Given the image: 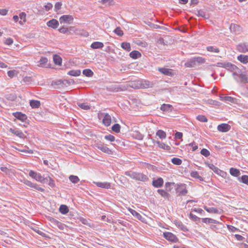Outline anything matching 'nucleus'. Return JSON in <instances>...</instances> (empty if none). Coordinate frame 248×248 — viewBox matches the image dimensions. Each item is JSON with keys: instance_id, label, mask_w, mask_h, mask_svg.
Instances as JSON below:
<instances>
[{"instance_id": "1a4fd4ad", "label": "nucleus", "mask_w": 248, "mask_h": 248, "mask_svg": "<svg viewBox=\"0 0 248 248\" xmlns=\"http://www.w3.org/2000/svg\"><path fill=\"white\" fill-rule=\"evenodd\" d=\"M93 183L98 187L105 189L113 188L110 183L107 182H93Z\"/></svg>"}, {"instance_id": "e2e57ef3", "label": "nucleus", "mask_w": 248, "mask_h": 248, "mask_svg": "<svg viewBox=\"0 0 248 248\" xmlns=\"http://www.w3.org/2000/svg\"><path fill=\"white\" fill-rule=\"evenodd\" d=\"M201 154L205 157H207L210 155L209 151L206 149H202L201 151Z\"/></svg>"}, {"instance_id": "c85d7f7f", "label": "nucleus", "mask_w": 248, "mask_h": 248, "mask_svg": "<svg viewBox=\"0 0 248 248\" xmlns=\"http://www.w3.org/2000/svg\"><path fill=\"white\" fill-rule=\"evenodd\" d=\"M155 143L157 144L158 146L162 149L164 150L169 151L170 149V146L168 145H166L163 142H161L159 141H155Z\"/></svg>"}, {"instance_id": "79ce46f5", "label": "nucleus", "mask_w": 248, "mask_h": 248, "mask_svg": "<svg viewBox=\"0 0 248 248\" xmlns=\"http://www.w3.org/2000/svg\"><path fill=\"white\" fill-rule=\"evenodd\" d=\"M60 212L62 214H65L69 211L68 207L65 205H61L59 208Z\"/></svg>"}, {"instance_id": "c9c22d12", "label": "nucleus", "mask_w": 248, "mask_h": 248, "mask_svg": "<svg viewBox=\"0 0 248 248\" xmlns=\"http://www.w3.org/2000/svg\"><path fill=\"white\" fill-rule=\"evenodd\" d=\"M81 71L80 70H72L68 72V74L71 76L77 77L80 75Z\"/></svg>"}, {"instance_id": "2f4dec72", "label": "nucleus", "mask_w": 248, "mask_h": 248, "mask_svg": "<svg viewBox=\"0 0 248 248\" xmlns=\"http://www.w3.org/2000/svg\"><path fill=\"white\" fill-rule=\"evenodd\" d=\"M48 62L47 58L46 57H41L39 61L38 66L39 67H45Z\"/></svg>"}, {"instance_id": "4be33fe9", "label": "nucleus", "mask_w": 248, "mask_h": 248, "mask_svg": "<svg viewBox=\"0 0 248 248\" xmlns=\"http://www.w3.org/2000/svg\"><path fill=\"white\" fill-rule=\"evenodd\" d=\"M238 50L241 52H248V44L243 43L237 46Z\"/></svg>"}, {"instance_id": "603ef678", "label": "nucleus", "mask_w": 248, "mask_h": 248, "mask_svg": "<svg viewBox=\"0 0 248 248\" xmlns=\"http://www.w3.org/2000/svg\"><path fill=\"white\" fill-rule=\"evenodd\" d=\"M197 119L201 122H207L208 121V119L207 118L202 115H199L197 116Z\"/></svg>"}, {"instance_id": "4c0bfd02", "label": "nucleus", "mask_w": 248, "mask_h": 248, "mask_svg": "<svg viewBox=\"0 0 248 248\" xmlns=\"http://www.w3.org/2000/svg\"><path fill=\"white\" fill-rule=\"evenodd\" d=\"M206 49L208 51L214 52V53H219V49L217 47L214 46H208L206 47Z\"/></svg>"}, {"instance_id": "72a5a7b5", "label": "nucleus", "mask_w": 248, "mask_h": 248, "mask_svg": "<svg viewBox=\"0 0 248 248\" xmlns=\"http://www.w3.org/2000/svg\"><path fill=\"white\" fill-rule=\"evenodd\" d=\"M30 106L32 108H38L40 106V102L37 100H31Z\"/></svg>"}, {"instance_id": "ddd939ff", "label": "nucleus", "mask_w": 248, "mask_h": 248, "mask_svg": "<svg viewBox=\"0 0 248 248\" xmlns=\"http://www.w3.org/2000/svg\"><path fill=\"white\" fill-rule=\"evenodd\" d=\"M13 115L16 119L20 120L21 122H25L27 119V116L20 112H16L13 113Z\"/></svg>"}, {"instance_id": "9d476101", "label": "nucleus", "mask_w": 248, "mask_h": 248, "mask_svg": "<svg viewBox=\"0 0 248 248\" xmlns=\"http://www.w3.org/2000/svg\"><path fill=\"white\" fill-rule=\"evenodd\" d=\"M24 183L26 185H27L39 191L44 192L45 191V189L44 188H43L41 187H40L39 186V185H38L37 184L33 183L27 180H24Z\"/></svg>"}, {"instance_id": "58836bf2", "label": "nucleus", "mask_w": 248, "mask_h": 248, "mask_svg": "<svg viewBox=\"0 0 248 248\" xmlns=\"http://www.w3.org/2000/svg\"><path fill=\"white\" fill-rule=\"evenodd\" d=\"M190 176L193 177L196 179H198L200 180V181H202L203 180L202 177L199 175V173L196 171H192L190 172Z\"/></svg>"}, {"instance_id": "473e14b6", "label": "nucleus", "mask_w": 248, "mask_h": 248, "mask_svg": "<svg viewBox=\"0 0 248 248\" xmlns=\"http://www.w3.org/2000/svg\"><path fill=\"white\" fill-rule=\"evenodd\" d=\"M53 61L55 64L60 65L62 62V59L60 56L58 55H54L53 56Z\"/></svg>"}, {"instance_id": "774afa93", "label": "nucleus", "mask_w": 248, "mask_h": 248, "mask_svg": "<svg viewBox=\"0 0 248 248\" xmlns=\"http://www.w3.org/2000/svg\"><path fill=\"white\" fill-rule=\"evenodd\" d=\"M188 146L192 148V151L193 152L196 151L198 149V146L195 144V142H192L188 144Z\"/></svg>"}, {"instance_id": "ea45409f", "label": "nucleus", "mask_w": 248, "mask_h": 248, "mask_svg": "<svg viewBox=\"0 0 248 248\" xmlns=\"http://www.w3.org/2000/svg\"><path fill=\"white\" fill-rule=\"evenodd\" d=\"M78 106L81 109L84 110H88L91 108V106L89 105L87 103H78Z\"/></svg>"}, {"instance_id": "bb28decb", "label": "nucleus", "mask_w": 248, "mask_h": 248, "mask_svg": "<svg viewBox=\"0 0 248 248\" xmlns=\"http://www.w3.org/2000/svg\"><path fill=\"white\" fill-rule=\"evenodd\" d=\"M237 60L242 63L246 64L248 63V56L240 55L237 57Z\"/></svg>"}, {"instance_id": "20e7f679", "label": "nucleus", "mask_w": 248, "mask_h": 248, "mask_svg": "<svg viewBox=\"0 0 248 248\" xmlns=\"http://www.w3.org/2000/svg\"><path fill=\"white\" fill-rule=\"evenodd\" d=\"M29 175L31 178L34 179L36 181L43 183L45 182V179H47V178H45L42 176L40 173H37L33 170H31L29 172Z\"/></svg>"}, {"instance_id": "de8ad7c7", "label": "nucleus", "mask_w": 248, "mask_h": 248, "mask_svg": "<svg viewBox=\"0 0 248 248\" xmlns=\"http://www.w3.org/2000/svg\"><path fill=\"white\" fill-rule=\"evenodd\" d=\"M238 180L245 184L248 185V176L243 175L241 178H238Z\"/></svg>"}, {"instance_id": "dca6fc26", "label": "nucleus", "mask_w": 248, "mask_h": 248, "mask_svg": "<svg viewBox=\"0 0 248 248\" xmlns=\"http://www.w3.org/2000/svg\"><path fill=\"white\" fill-rule=\"evenodd\" d=\"M49 220L52 223L56 225L61 230H63L65 228V225L64 224L59 222L54 218L51 217L50 218Z\"/></svg>"}, {"instance_id": "f8f14e48", "label": "nucleus", "mask_w": 248, "mask_h": 248, "mask_svg": "<svg viewBox=\"0 0 248 248\" xmlns=\"http://www.w3.org/2000/svg\"><path fill=\"white\" fill-rule=\"evenodd\" d=\"M217 129L219 132H226L230 130L231 126L228 124H222L217 126Z\"/></svg>"}, {"instance_id": "4d7b16f0", "label": "nucleus", "mask_w": 248, "mask_h": 248, "mask_svg": "<svg viewBox=\"0 0 248 248\" xmlns=\"http://www.w3.org/2000/svg\"><path fill=\"white\" fill-rule=\"evenodd\" d=\"M171 107V106L169 104H164L160 108V109L162 111H168Z\"/></svg>"}, {"instance_id": "0e129e2a", "label": "nucleus", "mask_w": 248, "mask_h": 248, "mask_svg": "<svg viewBox=\"0 0 248 248\" xmlns=\"http://www.w3.org/2000/svg\"><path fill=\"white\" fill-rule=\"evenodd\" d=\"M105 139L110 141H114L115 140L114 136L111 135H108L105 136Z\"/></svg>"}, {"instance_id": "6ab92c4d", "label": "nucleus", "mask_w": 248, "mask_h": 248, "mask_svg": "<svg viewBox=\"0 0 248 248\" xmlns=\"http://www.w3.org/2000/svg\"><path fill=\"white\" fill-rule=\"evenodd\" d=\"M46 25L49 27L53 29H56L58 27L59 23L56 19H52L48 21L47 22Z\"/></svg>"}, {"instance_id": "09e8293b", "label": "nucleus", "mask_w": 248, "mask_h": 248, "mask_svg": "<svg viewBox=\"0 0 248 248\" xmlns=\"http://www.w3.org/2000/svg\"><path fill=\"white\" fill-rule=\"evenodd\" d=\"M202 221L205 223H216L217 221L210 218H203Z\"/></svg>"}, {"instance_id": "412c9836", "label": "nucleus", "mask_w": 248, "mask_h": 248, "mask_svg": "<svg viewBox=\"0 0 248 248\" xmlns=\"http://www.w3.org/2000/svg\"><path fill=\"white\" fill-rule=\"evenodd\" d=\"M174 223L177 226V227L179 228L181 230L185 232L188 231L187 227L186 226H185L181 221L178 220H174Z\"/></svg>"}, {"instance_id": "5701e85b", "label": "nucleus", "mask_w": 248, "mask_h": 248, "mask_svg": "<svg viewBox=\"0 0 248 248\" xmlns=\"http://www.w3.org/2000/svg\"><path fill=\"white\" fill-rule=\"evenodd\" d=\"M19 18L20 20H19V23L21 25H23L26 22V14L24 13H21L19 15Z\"/></svg>"}, {"instance_id": "bf43d9fd", "label": "nucleus", "mask_w": 248, "mask_h": 248, "mask_svg": "<svg viewBox=\"0 0 248 248\" xmlns=\"http://www.w3.org/2000/svg\"><path fill=\"white\" fill-rule=\"evenodd\" d=\"M207 102L209 104L216 106H219L220 105V103L219 102L212 99L208 100Z\"/></svg>"}, {"instance_id": "a878e982", "label": "nucleus", "mask_w": 248, "mask_h": 248, "mask_svg": "<svg viewBox=\"0 0 248 248\" xmlns=\"http://www.w3.org/2000/svg\"><path fill=\"white\" fill-rule=\"evenodd\" d=\"M103 46V43L100 42H94L91 45V47L93 49L101 48Z\"/></svg>"}, {"instance_id": "f704fd0d", "label": "nucleus", "mask_w": 248, "mask_h": 248, "mask_svg": "<svg viewBox=\"0 0 248 248\" xmlns=\"http://www.w3.org/2000/svg\"><path fill=\"white\" fill-rule=\"evenodd\" d=\"M128 210L133 216L137 217L139 220L141 219V218L142 217L141 216L139 213H138L137 211H136L135 210H134L130 208H129L128 209Z\"/></svg>"}, {"instance_id": "6e6552de", "label": "nucleus", "mask_w": 248, "mask_h": 248, "mask_svg": "<svg viewBox=\"0 0 248 248\" xmlns=\"http://www.w3.org/2000/svg\"><path fill=\"white\" fill-rule=\"evenodd\" d=\"M158 70L162 74L165 76H172L174 75V71L172 69L165 68L160 67L158 68Z\"/></svg>"}, {"instance_id": "8fccbe9b", "label": "nucleus", "mask_w": 248, "mask_h": 248, "mask_svg": "<svg viewBox=\"0 0 248 248\" xmlns=\"http://www.w3.org/2000/svg\"><path fill=\"white\" fill-rule=\"evenodd\" d=\"M157 192L164 198H168L169 194L163 189H158Z\"/></svg>"}, {"instance_id": "a211bd4d", "label": "nucleus", "mask_w": 248, "mask_h": 248, "mask_svg": "<svg viewBox=\"0 0 248 248\" xmlns=\"http://www.w3.org/2000/svg\"><path fill=\"white\" fill-rule=\"evenodd\" d=\"M9 131L12 134L16 135V136L19 137L20 138L23 139L25 138L26 137L25 135L23 134V133L20 130L16 129L10 128L9 129Z\"/></svg>"}, {"instance_id": "cd10ccee", "label": "nucleus", "mask_w": 248, "mask_h": 248, "mask_svg": "<svg viewBox=\"0 0 248 248\" xmlns=\"http://www.w3.org/2000/svg\"><path fill=\"white\" fill-rule=\"evenodd\" d=\"M230 173L232 176L234 177H238L241 174L239 170L233 168H231L230 169Z\"/></svg>"}, {"instance_id": "f3484780", "label": "nucleus", "mask_w": 248, "mask_h": 248, "mask_svg": "<svg viewBox=\"0 0 248 248\" xmlns=\"http://www.w3.org/2000/svg\"><path fill=\"white\" fill-rule=\"evenodd\" d=\"M204 209H205L207 212L209 213H214V214H220L221 213V210H218L215 207H208L206 206H203Z\"/></svg>"}, {"instance_id": "aec40b11", "label": "nucleus", "mask_w": 248, "mask_h": 248, "mask_svg": "<svg viewBox=\"0 0 248 248\" xmlns=\"http://www.w3.org/2000/svg\"><path fill=\"white\" fill-rule=\"evenodd\" d=\"M164 183L163 179L161 178H158L156 180L153 181V185L155 187H159L162 186Z\"/></svg>"}, {"instance_id": "a19ab883", "label": "nucleus", "mask_w": 248, "mask_h": 248, "mask_svg": "<svg viewBox=\"0 0 248 248\" xmlns=\"http://www.w3.org/2000/svg\"><path fill=\"white\" fill-rule=\"evenodd\" d=\"M121 47L126 50L127 51L129 52L131 50V47L129 43L127 42H123L121 44Z\"/></svg>"}, {"instance_id": "9b49d317", "label": "nucleus", "mask_w": 248, "mask_h": 248, "mask_svg": "<svg viewBox=\"0 0 248 248\" xmlns=\"http://www.w3.org/2000/svg\"><path fill=\"white\" fill-rule=\"evenodd\" d=\"M176 190L179 195H185L187 193L186 186L185 184L177 185Z\"/></svg>"}, {"instance_id": "680f3d73", "label": "nucleus", "mask_w": 248, "mask_h": 248, "mask_svg": "<svg viewBox=\"0 0 248 248\" xmlns=\"http://www.w3.org/2000/svg\"><path fill=\"white\" fill-rule=\"evenodd\" d=\"M46 181H48V185L52 187H53L55 186V183H54V181L50 177H48V178H47V179H46Z\"/></svg>"}, {"instance_id": "3c124183", "label": "nucleus", "mask_w": 248, "mask_h": 248, "mask_svg": "<svg viewBox=\"0 0 248 248\" xmlns=\"http://www.w3.org/2000/svg\"><path fill=\"white\" fill-rule=\"evenodd\" d=\"M194 59L196 63L202 64L205 62V59L201 57H195Z\"/></svg>"}, {"instance_id": "7c9ffc66", "label": "nucleus", "mask_w": 248, "mask_h": 248, "mask_svg": "<svg viewBox=\"0 0 248 248\" xmlns=\"http://www.w3.org/2000/svg\"><path fill=\"white\" fill-rule=\"evenodd\" d=\"M0 170L8 176H11L12 174L14 173V172L12 170L9 169L6 167H1L0 168Z\"/></svg>"}, {"instance_id": "4468645a", "label": "nucleus", "mask_w": 248, "mask_h": 248, "mask_svg": "<svg viewBox=\"0 0 248 248\" xmlns=\"http://www.w3.org/2000/svg\"><path fill=\"white\" fill-rule=\"evenodd\" d=\"M102 122L105 126H109L111 123V118L110 115L108 113H105Z\"/></svg>"}, {"instance_id": "a18cd8bd", "label": "nucleus", "mask_w": 248, "mask_h": 248, "mask_svg": "<svg viewBox=\"0 0 248 248\" xmlns=\"http://www.w3.org/2000/svg\"><path fill=\"white\" fill-rule=\"evenodd\" d=\"M69 180L74 184L78 183L79 181L78 177L75 175H70L69 176Z\"/></svg>"}, {"instance_id": "37998d69", "label": "nucleus", "mask_w": 248, "mask_h": 248, "mask_svg": "<svg viewBox=\"0 0 248 248\" xmlns=\"http://www.w3.org/2000/svg\"><path fill=\"white\" fill-rule=\"evenodd\" d=\"M82 73L84 75L88 77H92L93 75V72L89 69H84Z\"/></svg>"}, {"instance_id": "e433bc0d", "label": "nucleus", "mask_w": 248, "mask_h": 248, "mask_svg": "<svg viewBox=\"0 0 248 248\" xmlns=\"http://www.w3.org/2000/svg\"><path fill=\"white\" fill-rule=\"evenodd\" d=\"M156 135L161 139H164L166 138V133L162 130H158L156 133Z\"/></svg>"}, {"instance_id": "338daca9", "label": "nucleus", "mask_w": 248, "mask_h": 248, "mask_svg": "<svg viewBox=\"0 0 248 248\" xmlns=\"http://www.w3.org/2000/svg\"><path fill=\"white\" fill-rule=\"evenodd\" d=\"M62 2H56L55 3V6H54L55 11H57L58 10H59L60 9H61V7H62Z\"/></svg>"}, {"instance_id": "864d4df0", "label": "nucleus", "mask_w": 248, "mask_h": 248, "mask_svg": "<svg viewBox=\"0 0 248 248\" xmlns=\"http://www.w3.org/2000/svg\"><path fill=\"white\" fill-rule=\"evenodd\" d=\"M120 125L119 124H114L112 126V130L116 133H119L120 131Z\"/></svg>"}, {"instance_id": "39448f33", "label": "nucleus", "mask_w": 248, "mask_h": 248, "mask_svg": "<svg viewBox=\"0 0 248 248\" xmlns=\"http://www.w3.org/2000/svg\"><path fill=\"white\" fill-rule=\"evenodd\" d=\"M209 167L212 170L214 171L215 173L217 175L224 178L226 177L227 173L226 172L219 169L217 167L215 166L213 164H209Z\"/></svg>"}, {"instance_id": "6e6d98bb", "label": "nucleus", "mask_w": 248, "mask_h": 248, "mask_svg": "<svg viewBox=\"0 0 248 248\" xmlns=\"http://www.w3.org/2000/svg\"><path fill=\"white\" fill-rule=\"evenodd\" d=\"M114 32H115V33H116L119 36H122L124 34L123 31L121 30V28L120 27H117L115 29Z\"/></svg>"}, {"instance_id": "49530a36", "label": "nucleus", "mask_w": 248, "mask_h": 248, "mask_svg": "<svg viewBox=\"0 0 248 248\" xmlns=\"http://www.w3.org/2000/svg\"><path fill=\"white\" fill-rule=\"evenodd\" d=\"M171 161L173 164L176 165H180L182 163V160L177 157H174L172 158Z\"/></svg>"}, {"instance_id": "423d86ee", "label": "nucleus", "mask_w": 248, "mask_h": 248, "mask_svg": "<svg viewBox=\"0 0 248 248\" xmlns=\"http://www.w3.org/2000/svg\"><path fill=\"white\" fill-rule=\"evenodd\" d=\"M163 236L167 240L170 241L171 242L176 243L178 241V238L171 232H164Z\"/></svg>"}, {"instance_id": "13d9d810", "label": "nucleus", "mask_w": 248, "mask_h": 248, "mask_svg": "<svg viewBox=\"0 0 248 248\" xmlns=\"http://www.w3.org/2000/svg\"><path fill=\"white\" fill-rule=\"evenodd\" d=\"M8 76L10 78H12L17 75V73L16 70H10L7 72Z\"/></svg>"}, {"instance_id": "2eb2a0df", "label": "nucleus", "mask_w": 248, "mask_h": 248, "mask_svg": "<svg viewBox=\"0 0 248 248\" xmlns=\"http://www.w3.org/2000/svg\"><path fill=\"white\" fill-rule=\"evenodd\" d=\"M76 29L74 27L71 26L69 28L65 27L64 26H62L59 28V31L62 33H66L67 32L70 33L71 31H75Z\"/></svg>"}, {"instance_id": "c03bdc74", "label": "nucleus", "mask_w": 248, "mask_h": 248, "mask_svg": "<svg viewBox=\"0 0 248 248\" xmlns=\"http://www.w3.org/2000/svg\"><path fill=\"white\" fill-rule=\"evenodd\" d=\"M99 2L101 3L102 5L105 6H109L111 5L113 2V0H100L99 1Z\"/></svg>"}, {"instance_id": "393cba45", "label": "nucleus", "mask_w": 248, "mask_h": 248, "mask_svg": "<svg viewBox=\"0 0 248 248\" xmlns=\"http://www.w3.org/2000/svg\"><path fill=\"white\" fill-rule=\"evenodd\" d=\"M196 65L194 58L188 60L185 64L186 67H193Z\"/></svg>"}, {"instance_id": "c756f323", "label": "nucleus", "mask_w": 248, "mask_h": 248, "mask_svg": "<svg viewBox=\"0 0 248 248\" xmlns=\"http://www.w3.org/2000/svg\"><path fill=\"white\" fill-rule=\"evenodd\" d=\"M130 57L133 59H136L141 57L140 53L136 50L132 51L130 53Z\"/></svg>"}, {"instance_id": "f03ea898", "label": "nucleus", "mask_w": 248, "mask_h": 248, "mask_svg": "<svg viewBox=\"0 0 248 248\" xmlns=\"http://www.w3.org/2000/svg\"><path fill=\"white\" fill-rule=\"evenodd\" d=\"M218 65H221L223 67H224L228 70L232 72V75L235 79H236V76L240 72V69L235 65L227 62L225 63H218Z\"/></svg>"}, {"instance_id": "7ed1b4c3", "label": "nucleus", "mask_w": 248, "mask_h": 248, "mask_svg": "<svg viewBox=\"0 0 248 248\" xmlns=\"http://www.w3.org/2000/svg\"><path fill=\"white\" fill-rule=\"evenodd\" d=\"M95 147L103 152L110 155L112 153V151L109 149L106 144L101 142L95 144Z\"/></svg>"}, {"instance_id": "f257e3e1", "label": "nucleus", "mask_w": 248, "mask_h": 248, "mask_svg": "<svg viewBox=\"0 0 248 248\" xmlns=\"http://www.w3.org/2000/svg\"><path fill=\"white\" fill-rule=\"evenodd\" d=\"M125 174L136 181L145 182L148 180V178L146 175L140 172L130 170L126 171Z\"/></svg>"}, {"instance_id": "0eeeda50", "label": "nucleus", "mask_w": 248, "mask_h": 248, "mask_svg": "<svg viewBox=\"0 0 248 248\" xmlns=\"http://www.w3.org/2000/svg\"><path fill=\"white\" fill-rule=\"evenodd\" d=\"M73 16L70 15H63L59 18V21L61 24L70 23L73 22Z\"/></svg>"}, {"instance_id": "69168bd1", "label": "nucleus", "mask_w": 248, "mask_h": 248, "mask_svg": "<svg viewBox=\"0 0 248 248\" xmlns=\"http://www.w3.org/2000/svg\"><path fill=\"white\" fill-rule=\"evenodd\" d=\"M44 7V9L46 11H48L52 9L53 7V5L51 3H47L46 5H45Z\"/></svg>"}, {"instance_id": "5fc2aeb1", "label": "nucleus", "mask_w": 248, "mask_h": 248, "mask_svg": "<svg viewBox=\"0 0 248 248\" xmlns=\"http://www.w3.org/2000/svg\"><path fill=\"white\" fill-rule=\"evenodd\" d=\"M153 84L148 81H144L142 84V87L144 88H148L152 87Z\"/></svg>"}, {"instance_id": "052dcab7", "label": "nucleus", "mask_w": 248, "mask_h": 248, "mask_svg": "<svg viewBox=\"0 0 248 248\" xmlns=\"http://www.w3.org/2000/svg\"><path fill=\"white\" fill-rule=\"evenodd\" d=\"M224 101L226 102H229L231 103H234L235 99L231 96H224Z\"/></svg>"}, {"instance_id": "b1692460", "label": "nucleus", "mask_w": 248, "mask_h": 248, "mask_svg": "<svg viewBox=\"0 0 248 248\" xmlns=\"http://www.w3.org/2000/svg\"><path fill=\"white\" fill-rule=\"evenodd\" d=\"M239 76L240 78L241 82L243 83H247L248 82V78H247V75L244 73H240V71L238 73L237 75L236 76V80H237V76Z\"/></svg>"}]
</instances>
